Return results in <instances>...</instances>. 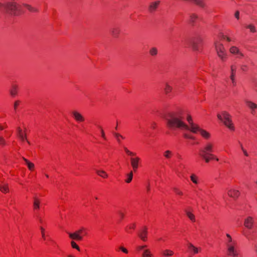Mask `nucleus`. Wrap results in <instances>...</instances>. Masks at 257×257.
Masks as SVG:
<instances>
[{"label": "nucleus", "instance_id": "nucleus-1", "mask_svg": "<svg viewBox=\"0 0 257 257\" xmlns=\"http://www.w3.org/2000/svg\"><path fill=\"white\" fill-rule=\"evenodd\" d=\"M190 126L184 122V118L180 113L170 114L166 118L167 126L172 130L177 128L181 130H190L193 133H196V129H198V125L194 123L192 117L188 115L187 117Z\"/></svg>", "mask_w": 257, "mask_h": 257}, {"label": "nucleus", "instance_id": "nucleus-2", "mask_svg": "<svg viewBox=\"0 0 257 257\" xmlns=\"http://www.w3.org/2000/svg\"><path fill=\"white\" fill-rule=\"evenodd\" d=\"M21 5L15 2L2 3L0 2V13H9L12 15L17 16L21 13Z\"/></svg>", "mask_w": 257, "mask_h": 257}, {"label": "nucleus", "instance_id": "nucleus-3", "mask_svg": "<svg viewBox=\"0 0 257 257\" xmlns=\"http://www.w3.org/2000/svg\"><path fill=\"white\" fill-rule=\"evenodd\" d=\"M218 118L222 121L224 124L231 131L234 130L230 114L226 111H223L222 113L217 114Z\"/></svg>", "mask_w": 257, "mask_h": 257}, {"label": "nucleus", "instance_id": "nucleus-4", "mask_svg": "<svg viewBox=\"0 0 257 257\" xmlns=\"http://www.w3.org/2000/svg\"><path fill=\"white\" fill-rule=\"evenodd\" d=\"M215 47L218 57L224 60L226 57V53L223 45L219 42H215Z\"/></svg>", "mask_w": 257, "mask_h": 257}, {"label": "nucleus", "instance_id": "nucleus-5", "mask_svg": "<svg viewBox=\"0 0 257 257\" xmlns=\"http://www.w3.org/2000/svg\"><path fill=\"white\" fill-rule=\"evenodd\" d=\"M137 249L138 251H142V257H154L153 254L152 253L151 250L147 248V245L138 246L137 247Z\"/></svg>", "mask_w": 257, "mask_h": 257}, {"label": "nucleus", "instance_id": "nucleus-6", "mask_svg": "<svg viewBox=\"0 0 257 257\" xmlns=\"http://www.w3.org/2000/svg\"><path fill=\"white\" fill-rule=\"evenodd\" d=\"M84 230V228H81L73 233L67 232V233L70 238L76 240H81L82 239V236L81 234L83 232Z\"/></svg>", "mask_w": 257, "mask_h": 257}, {"label": "nucleus", "instance_id": "nucleus-7", "mask_svg": "<svg viewBox=\"0 0 257 257\" xmlns=\"http://www.w3.org/2000/svg\"><path fill=\"white\" fill-rule=\"evenodd\" d=\"M213 146L210 143H207L204 147L200 150L199 154L211 155L213 152Z\"/></svg>", "mask_w": 257, "mask_h": 257}, {"label": "nucleus", "instance_id": "nucleus-8", "mask_svg": "<svg viewBox=\"0 0 257 257\" xmlns=\"http://www.w3.org/2000/svg\"><path fill=\"white\" fill-rule=\"evenodd\" d=\"M160 4V1H156L151 2L148 6V11L150 13H154L157 10Z\"/></svg>", "mask_w": 257, "mask_h": 257}, {"label": "nucleus", "instance_id": "nucleus-9", "mask_svg": "<svg viewBox=\"0 0 257 257\" xmlns=\"http://www.w3.org/2000/svg\"><path fill=\"white\" fill-rule=\"evenodd\" d=\"M235 244L236 242H233L232 244L226 243L228 255L232 256L233 257H236L238 255L237 251L234 247Z\"/></svg>", "mask_w": 257, "mask_h": 257}, {"label": "nucleus", "instance_id": "nucleus-10", "mask_svg": "<svg viewBox=\"0 0 257 257\" xmlns=\"http://www.w3.org/2000/svg\"><path fill=\"white\" fill-rule=\"evenodd\" d=\"M130 161L133 170L134 171H136L139 167L140 158L138 157H131Z\"/></svg>", "mask_w": 257, "mask_h": 257}, {"label": "nucleus", "instance_id": "nucleus-11", "mask_svg": "<svg viewBox=\"0 0 257 257\" xmlns=\"http://www.w3.org/2000/svg\"><path fill=\"white\" fill-rule=\"evenodd\" d=\"M148 228L146 226H144L143 229L141 230L138 232V236L140 239L143 241H146L147 240L148 235Z\"/></svg>", "mask_w": 257, "mask_h": 257}, {"label": "nucleus", "instance_id": "nucleus-12", "mask_svg": "<svg viewBox=\"0 0 257 257\" xmlns=\"http://www.w3.org/2000/svg\"><path fill=\"white\" fill-rule=\"evenodd\" d=\"M18 85L15 84H12L10 88H9V92L10 93V95L12 97H14L18 94Z\"/></svg>", "mask_w": 257, "mask_h": 257}, {"label": "nucleus", "instance_id": "nucleus-13", "mask_svg": "<svg viewBox=\"0 0 257 257\" xmlns=\"http://www.w3.org/2000/svg\"><path fill=\"white\" fill-rule=\"evenodd\" d=\"M72 114L73 115V117H74V119L78 122H81L84 121V116L79 112L77 111H73L72 112Z\"/></svg>", "mask_w": 257, "mask_h": 257}, {"label": "nucleus", "instance_id": "nucleus-14", "mask_svg": "<svg viewBox=\"0 0 257 257\" xmlns=\"http://www.w3.org/2000/svg\"><path fill=\"white\" fill-rule=\"evenodd\" d=\"M227 194L230 197H232L233 199H236L239 196L240 192L238 190H236L234 189H230L228 190Z\"/></svg>", "mask_w": 257, "mask_h": 257}, {"label": "nucleus", "instance_id": "nucleus-15", "mask_svg": "<svg viewBox=\"0 0 257 257\" xmlns=\"http://www.w3.org/2000/svg\"><path fill=\"white\" fill-rule=\"evenodd\" d=\"M253 224V218L248 216L244 220V225L248 229L252 228Z\"/></svg>", "mask_w": 257, "mask_h": 257}, {"label": "nucleus", "instance_id": "nucleus-16", "mask_svg": "<svg viewBox=\"0 0 257 257\" xmlns=\"http://www.w3.org/2000/svg\"><path fill=\"white\" fill-rule=\"evenodd\" d=\"M201 41V39L200 38H196L194 39L191 42V46L192 49L194 51H199V43Z\"/></svg>", "mask_w": 257, "mask_h": 257}, {"label": "nucleus", "instance_id": "nucleus-17", "mask_svg": "<svg viewBox=\"0 0 257 257\" xmlns=\"http://www.w3.org/2000/svg\"><path fill=\"white\" fill-rule=\"evenodd\" d=\"M22 5L23 6L26 8H27V9L30 12L34 13H38L39 12L38 9H37L36 7H33L32 6H31L29 4H28L26 3H23Z\"/></svg>", "mask_w": 257, "mask_h": 257}, {"label": "nucleus", "instance_id": "nucleus-18", "mask_svg": "<svg viewBox=\"0 0 257 257\" xmlns=\"http://www.w3.org/2000/svg\"><path fill=\"white\" fill-rule=\"evenodd\" d=\"M245 102L246 105L251 109V113H253L256 109H257V104L251 101L246 100Z\"/></svg>", "mask_w": 257, "mask_h": 257}, {"label": "nucleus", "instance_id": "nucleus-19", "mask_svg": "<svg viewBox=\"0 0 257 257\" xmlns=\"http://www.w3.org/2000/svg\"><path fill=\"white\" fill-rule=\"evenodd\" d=\"M230 70H231V75L230 76V78L231 80L232 83L233 85H235L236 84L235 80V71H236V68L235 66L231 65L230 67Z\"/></svg>", "mask_w": 257, "mask_h": 257}, {"label": "nucleus", "instance_id": "nucleus-20", "mask_svg": "<svg viewBox=\"0 0 257 257\" xmlns=\"http://www.w3.org/2000/svg\"><path fill=\"white\" fill-rule=\"evenodd\" d=\"M198 132L200 135L205 139H208L210 137V134L204 130L200 128L198 126V129H196V133Z\"/></svg>", "mask_w": 257, "mask_h": 257}, {"label": "nucleus", "instance_id": "nucleus-21", "mask_svg": "<svg viewBox=\"0 0 257 257\" xmlns=\"http://www.w3.org/2000/svg\"><path fill=\"white\" fill-rule=\"evenodd\" d=\"M41 201L36 197H34L33 207L34 210H38L40 207Z\"/></svg>", "mask_w": 257, "mask_h": 257}, {"label": "nucleus", "instance_id": "nucleus-22", "mask_svg": "<svg viewBox=\"0 0 257 257\" xmlns=\"http://www.w3.org/2000/svg\"><path fill=\"white\" fill-rule=\"evenodd\" d=\"M120 32V30L119 28H117V27L113 28L110 30V32H111L112 35L114 38H117L118 37Z\"/></svg>", "mask_w": 257, "mask_h": 257}, {"label": "nucleus", "instance_id": "nucleus-23", "mask_svg": "<svg viewBox=\"0 0 257 257\" xmlns=\"http://www.w3.org/2000/svg\"><path fill=\"white\" fill-rule=\"evenodd\" d=\"M173 154V152L170 150H166L163 153L164 157L168 160H170Z\"/></svg>", "mask_w": 257, "mask_h": 257}, {"label": "nucleus", "instance_id": "nucleus-24", "mask_svg": "<svg viewBox=\"0 0 257 257\" xmlns=\"http://www.w3.org/2000/svg\"><path fill=\"white\" fill-rule=\"evenodd\" d=\"M185 211L186 215L190 219V220L191 221H192V222H195V215L192 212H191L190 211H189L188 210H185Z\"/></svg>", "mask_w": 257, "mask_h": 257}, {"label": "nucleus", "instance_id": "nucleus-25", "mask_svg": "<svg viewBox=\"0 0 257 257\" xmlns=\"http://www.w3.org/2000/svg\"><path fill=\"white\" fill-rule=\"evenodd\" d=\"M188 248L193 252L194 253H197L199 251V249L194 246L192 243H189L188 244Z\"/></svg>", "mask_w": 257, "mask_h": 257}, {"label": "nucleus", "instance_id": "nucleus-26", "mask_svg": "<svg viewBox=\"0 0 257 257\" xmlns=\"http://www.w3.org/2000/svg\"><path fill=\"white\" fill-rule=\"evenodd\" d=\"M198 19H199V17L196 14H191L190 15V22L192 24H194V23L195 22L196 20H198Z\"/></svg>", "mask_w": 257, "mask_h": 257}, {"label": "nucleus", "instance_id": "nucleus-27", "mask_svg": "<svg viewBox=\"0 0 257 257\" xmlns=\"http://www.w3.org/2000/svg\"><path fill=\"white\" fill-rule=\"evenodd\" d=\"M173 88L171 86H170L168 83H166L165 84V87L164 88V91L166 94H168L169 93L171 92Z\"/></svg>", "mask_w": 257, "mask_h": 257}, {"label": "nucleus", "instance_id": "nucleus-28", "mask_svg": "<svg viewBox=\"0 0 257 257\" xmlns=\"http://www.w3.org/2000/svg\"><path fill=\"white\" fill-rule=\"evenodd\" d=\"M162 254L165 257H169L174 254V252L169 249H166L162 251Z\"/></svg>", "mask_w": 257, "mask_h": 257}, {"label": "nucleus", "instance_id": "nucleus-29", "mask_svg": "<svg viewBox=\"0 0 257 257\" xmlns=\"http://www.w3.org/2000/svg\"><path fill=\"white\" fill-rule=\"evenodd\" d=\"M246 28L248 29L250 32L255 33L256 32V29L255 26L253 24H248L246 26Z\"/></svg>", "mask_w": 257, "mask_h": 257}, {"label": "nucleus", "instance_id": "nucleus-30", "mask_svg": "<svg viewBox=\"0 0 257 257\" xmlns=\"http://www.w3.org/2000/svg\"><path fill=\"white\" fill-rule=\"evenodd\" d=\"M96 172L98 175L102 178H105L108 176L107 174L103 170H96Z\"/></svg>", "mask_w": 257, "mask_h": 257}, {"label": "nucleus", "instance_id": "nucleus-31", "mask_svg": "<svg viewBox=\"0 0 257 257\" xmlns=\"http://www.w3.org/2000/svg\"><path fill=\"white\" fill-rule=\"evenodd\" d=\"M199 155L207 163H209L211 160V158L210 157V155L203 154H199Z\"/></svg>", "mask_w": 257, "mask_h": 257}, {"label": "nucleus", "instance_id": "nucleus-32", "mask_svg": "<svg viewBox=\"0 0 257 257\" xmlns=\"http://www.w3.org/2000/svg\"><path fill=\"white\" fill-rule=\"evenodd\" d=\"M229 51L233 54H237L240 51L239 49L235 46H232L230 48Z\"/></svg>", "mask_w": 257, "mask_h": 257}, {"label": "nucleus", "instance_id": "nucleus-33", "mask_svg": "<svg viewBox=\"0 0 257 257\" xmlns=\"http://www.w3.org/2000/svg\"><path fill=\"white\" fill-rule=\"evenodd\" d=\"M0 190L3 193H7L9 192L8 185L6 184L4 185H0Z\"/></svg>", "mask_w": 257, "mask_h": 257}, {"label": "nucleus", "instance_id": "nucleus-34", "mask_svg": "<svg viewBox=\"0 0 257 257\" xmlns=\"http://www.w3.org/2000/svg\"><path fill=\"white\" fill-rule=\"evenodd\" d=\"M149 53L151 56H155L158 54V50L156 48L153 47L150 49Z\"/></svg>", "mask_w": 257, "mask_h": 257}, {"label": "nucleus", "instance_id": "nucleus-35", "mask_svg": "<svg viewBox=\"0 0 257 257\" xmlns=\"http://www.w3.org/2000/svg\"><path fill=\"white\" fill-rule=\"evenodd\" d=\"M127 179L125 180V182L127 183H130L133 177V173L132 171H131L128 174L126 175Z\"/></svg>", "mask_w": 257, "mask_h": 257}, {"label": "nucleus", "instance_id": "nucleus-36", "mask_svg": "<svg viewBox=\"0 0 257 257\" xmlns=\"http://www.w3.org/2000/svg\"><path fill=\"white\" fill-rule=\"evenodd\" d=\"M113 134L114 136V137L116 138V139L118 143H120V138H121L122 139H124V138L122 136H121V135H120L118 133H113Z\"/></svg>", "mask_w": 257, "mask_h": 257}, {"label": "nucleus", "instance_id": "nucleus-37", "mask_svg": "<svg viewBox=\"0 0 257 257\" xmlns=\"http://www.w3.org/2000/svg\"><path fill=\"white\" fill-rule=\"evenodd\" d=\"M191 181L195 184H198V177L194 174H192L190 176Z\"/></svg>", "mask_w": 257, "mask_h": 257}, {"label": "nucleus", "instance_id": "nucleus-38", "mask_svg": "<svg viewBox=\"0 0 257 257\" xmlns=\"http://www.w3.org/2000/svg\"><path fill=\"white\" fill-rule=\"evenodd\" d=\"M71 245L72 247L73 248H75V249H76L78 250H80L79 247L78 246V245L74 241H72L71 242Z\"/></svg>", "mask_w": 257, "mask_h": 257}, {"label": "nucleus", "instance_id": "nucleus-39", "mask_svg": "<svg viewBox=\"0 0 257 257\" xmlns=\"http://www.w3.org/2000/svg\"><path fill=\"white\" fill-rule=\"evenodd\" d=\"M6 145V141L5 139L0 136V145L4 146Z\"/></svg>", "mask_w": 257, "mask_h": 257}, {"label": "nucleus", "instance_id": "nucleus-40", "mask_svg": "<svg viewBox=\"0 0 257 257\" xmlns=\"http://www.w3.org/2000/svg\"><path fill=\"white\" fill-rule=\"evenodd\" d=\"M226 236L228 238V241H227V243L232 244L233 242H235V241H232V238H231V236L229 234H226Z\"/></svg>", "mask_w": 257, "mask_h": 257}, {"label": "nucleus", "instance_id": "nucleus-41", "mask_svg": "<svg viewBox=\"0 0 257 257\" xmlns=\"http://www.w3.org/2000/svg\"><path fill=\"white\" fill-rule=\"evenodd\" d=\"M240 69L243 71H246L247 70V66L245 64H242L240 65Z\"/></svg>", "mask_w": 257, "mask_h": 257}, {"label": "nucleus", "instance_id": "nucleus-42", "mask_svg": "<svg viewBox=\"0 0 257 257\" xmlns=\"http://www.w3.org/2000/svg\"><path fill=\"white\" fill-rule=\"evenodd\" d=\"M27 166H28V168L30 170H32L34 168V164L31 162H30L29 163H28Z\"/></svg>", "mask_w": 257, "mask_h": 257}, {"label": "nucleus", "instance_id": "nucleus-43", "mask_svg": "<svg viewBox=\"0 0 257 257\" xmlns=\"http://www.w3.org/2000/svg\"><path fill=\"white\" fill-rule=\"evenodd\" d=\"M40 229L41 230V233H42V236L43 237V238L44 239H45V232H44V228L42 227H40Z\"/></svg>", "mask_w": 257, "mask_h": 257}, {"label": "nucleus", "instance_id": "nucleus-44", "mask_svg": "<svg viewBox=\"0 0 257 257\" xmlns=\"http://www.w3.org/2000/svg\"><path fill=\"white\" fill-rule=\"evenodd\" d=\"M117 212L121 219H122L124 217V214L121 210H118Z\"/></svg>", "mask_w": 257, "mask_h": 257}, {"label": "nucleus", "instance_id": "nucleus-45", "mask_svg": "<svg viewBox=\"0 0 257 257\" xmlns=\"http://www.w3.org/2000/svg\"><path fill=\"white\" fill-rule=\"evenodd\" d=\"M119 249L120 250H121L123 252L125 253H128V250H127V249H126L125 248L122 247V246H120L119 247Z\"/></svg>", "mask_w": 257, "mask_h": 257}, {"label": "nucleus", "instance_id": "nucleus-46", "mask_svg": "<svg viewBox=\"0 0 257 257\" xmlns=\"http://www.w3.org/2000/svg\"><path fill=\"white\" fill-rule=\"evenodd\" d=\"M99 127L100 128V131H101V136L104 139V140H106V137H105V134H104V132L103 130V129L100 127V126H99Z\"/></svg>", "mask_w": 257, "mask_h": 257}, {"label": "nucleus", "instance_id": "nucleus-47", "mask_svg": "<svg viewBox=\"0 0 257 257\" xmlns=\"http://www.w3.org/2000/svg\"><path fill=\"white\" fill-rule=\"evenodd\" d=\"M17 131L18 136H21L22 137V135L23 134L22 133V130H21V128L20 127H18Z\"/></svg>", "mask_w": 257, "mask_h": 257}, {"label": "nucleus", "instance_id": "nucleus-48", "mask_svg": "<svg viewBox=\"0 0 257 257\" xmlns=\"http://www.w3.org/2000/svg\"><path fill=\"white\" fill-rule=\"evenodd\" d=\"M174 190L175 192L177 194L181 195L183 194V193H182L181 191L179 190L178 189H177V188H174Z\"/></svg>", "mask_w": 257, "mask_h": 257}, {"label": "nucleus", "instance_id": "nucleus-49", "mask_svg": "<svg viewBox=\"0 0 257 257\" xmlns=\"http://www.w3.org/2000/svg\"><path fill=\"white\" fill-rule=\"evenodd\" d=\"M237 55H238L237 58H241L244 56L243 54L241 53L240 51H239Z\"/></svg>", "mask_w": 257, "mask_h": 257}, {"label": "nucleus", "instance_id": "nucleus-50", "mask_svg": "<svg viewBox=\"0 0 257 257\" xmlns=\"http://www.w3.org/2000/svg\"><path fill=\"white\" fill-rule=\"evenodd\" d=\"M19 138L21 139L22 141H24L26 139V135L22 134V137L21 136H19Z\"/></svg>", "mask_w": 257, "mask_h": 257}, {"label": "nucleus", "instance_id": "nucleus-51", "mask_svg": "<svg viewBox=\"0 0 257 257\" xmlns=\"http://www.w3.org/2000/svg\"><path fill=\"white\" fill-rule=\"evenodd\" d=\"M234 16L238 20L239 19V12L238 11H236L235 13Z\"/></svg>", "mask_w": 257, "mask_h": 257}, {"label": "nucleus", "instance_id": "nucleus-52", "mask_svg": "<svg viewBox=\"0 0 257 257\" xmlns=\"http://www.w3.org/2000/svg\"><path fill=\"white\" fill-rule=\"evenodd\" d=\"M128 156H131V157H136V154L132 152H130L129 154L128 155Z\"/></svg>", "mask_w": 257, "mask_h": 257}, {"label": "nucleus", "instance_id": "nucleus-53", "mask_svg": "<svg viewBox=\"0 0 257 257\" xmlns=\"http://www.w3.org/2000/svg\"><path fill=\"white\" fill-rule=\"evenodd\" d=\"M19 101H16L14 103V108L16 109L17 106L19 105Z\"/></svg>", "mask_w": 257, "mask_h": 257}, {"label": "nucleus", "instance_id": "nucleus-54", "mask_svg": "<svg viewBox=\"0 0 257 257\" xmlns=\"http://www.w3.org/2000/svg\"><path fill=\"white\" fill-rule=\"evenodd\" d=\"M210 157L212 159H214L216 161H218V159L216 158L214 155H213L212 154H211V155L210 156Z\"/></svg>", "mask_w": 257, "mask_h": 257}, {"label": "nucleus", "instance_id": "nucleus-55", "mask_svg": "<svg viewBox=\"0 0 257 257\" xmlns=\"http://www.w3.org/2000/svg\"><path fill=\"white\" fill-rule=\"evenodd\" d=\"M242 152H243V154H244L245 156L247 157V156H248V153L247 152V151H246V150H245V149H243V150H242Z\"/></svg>", "mask_w": 257, "mask_h": 257}, {"label": "nucleus", "instance_id": "nucleus-56", "mask_svg": "<svg viewBox=\"0 0 257 257\" xmlns=\"http://www.w3.org/2000/svg\"><path fill=\"white\" fill-rule=\"evenodd\" d=\"M124 151H125V153H126L127 155H128V154H129V153H130V152H131V151H130L129 150H128V149H127V148H126V147H124Z\"/></svg>", "mask_w": 257, "mask_h": 257}, {"label": "nucleus", "instance_id": "nucleus-57", "mask_svg": "<svg viewBox=\"0 0 257 257\" xmlns=\"http://www.w3.org/2000/svg\"><path fill=\"white\" fill-rule=\"evenodd\" d=\"M23 159L25 162V163H26L27 165H28V163H29L30 162L27 159H26V158H25L24 157L23 158Z\"/></svg>", "mask_w": 257, "mask_h": 257}, {"label": "nucleus", "instance_id": "nucleus-58", "mask_svg": "<svg viewBox=\"0 0 257 257\" xmlns=\"http://www.w3.org/2000/svg\"><path fill=\"white\" fill-rule=\"evenodd\" d=\"M239 144L241 150H243V149H244V148L243 147L242 144L241 143H240V142L239 143Z\"/></svg>", "mask_w": 257, "mask_h": 257}, {"label": "nucleus", "instance_id": "nucleus-59", "mask_svg": "<svg viewBox=\"0 0 257 257\" xmlns=\"http://www.w3.org/2000/svg\"><path fill=\"white\" fill-rule=\"evenodd\" d=\"M135 227V224H133L132 226L130 227V228L131 229H134Z\"/></svg>", "mask_w": 257, "mask_h": 257}, {"label": "nucleus", "instance_id": "nucleus-60", "mask_svg": "<svg viewBox=\"0 0 257 257\" xmlns=\"http://www.w3.org/2000/svg\"><path fill=\"white\" fill-rule=\"evenodd\" d=\"M226 40H227V41H228V42H230V41H231L230 38H229V37H226Z\"/></svg>", "mask_w": 257, "mask_h": 257}, {"label": "nucleus", "instance_id": "nucleus-61", "mask_svg": "<svg viewBox=\"0 0 257 257\" xmlns=\"http://www.w3.org/2000/svg\"><path fill=\"white\" fill-rule=\"evenodd\" d=\"M185 138H190V139H192V138L189 137V136H188L187 135H185Z\"/></svg>", "mask_w": 257, "mask_h": 257}, {"label": "nucleus", "instance_id": "nucleus-62", "mask_svg": "<svg viewBox=\"0 0 257 257\" xmlns=\"http://www.w3.org/2000/svg\"><path fill=\"white\" fill-rule=\"evenodd\" d=\"M39 220L40 222H42V219L41 217H38Z\"/></svg>", "mask_w": 257, "mask_h": 257}, {"label": "nucleus", "instance_id": "nucleus-63", "mask_svg": "<svg viewBox=\"0 0 257 257\" xmlns=\"http://www.w3.org/2000/svg\"><path fill=\"white\" fill-rule=\"evenodd\" d=\"M150 185L148 184V186H147V191H150Z\"/></svg>", "mask_w": 257, "mask_h": 257}, {"label": "nucleus", "instance_id": "nucleus-64", "mask_svg": "<svg viewBox=\"0 0 257 257\" xmlns=\"http://www.w3.org/2000/svg\"><path fill=\"white\" fill-rule=\"evenodd\" d=\"M226 36H224V35H222V39H226Z\"/></svg>", "mask_w": 257, "mask_h": 257}]
</instances>
